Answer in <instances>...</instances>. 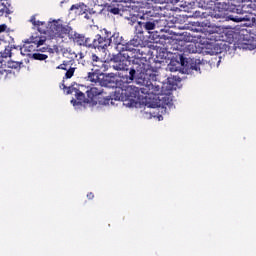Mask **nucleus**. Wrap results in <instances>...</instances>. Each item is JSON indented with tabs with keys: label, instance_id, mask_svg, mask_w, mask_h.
<instances>
[{
	"label": "nucleus",
	"instance_id": "1",
	"mask_svg": "<svg viewBox=\"0 0 256 256\" xmlns=\"http://www.w3.org/2000/svg\"><path fill=\"white\" fill-rule=\"evenodd\" d=\"M143 68L138 69L139 77L136 79L138 85H142L140 88L142 93L146 95H166V93H171V89H167L165 83L157 81L155 71L151 64H144Z\"/></svg>",
	"mask_w": 256,
	"mask_h": 256
},
{
	"label": "nucleus",
	"instance_id": "2",
	"mask_svg": "<svg viewBox=\"0 0 256 256\" xmlns=\"http://www.w3.org/2000/svg\"><path fill=\"white\" fill-rule=\"evenodd\" d=\"M131 54L129 52L122 51L117 56L114 57V65L113 68L116 71H122L119 75L122 79H126V81H134L139 77V69H143L144 65H148L145 62H133V67L129 69V65H131Z\"/></svg>",
	"mask_w": 256,
	"mask_h": 256
},
{
	"label": "nucleus",
	"instance_id": "3",
	"mask_svg": "<svg viewBox=\"0 0 256 256\" xmlns=\"http://www.w3.org/2000/svg\"><path fill=\"white\" fill-rule=\"evenodd\" d=\"M121 51H127L132 57V63H149L147 57L151 50L143 46V39L135 35L132 40L124 44Z\"/></svg>",
	"mask_w": 256,
	"mask_h": 256
},
{
	"label": "nucleus",
	"instance_id": "4",
	"mask_svg": "<svg viewBox=\"0 0 256 256\" xmlns=\"http://www.w3.org/2000/svg\"><path fill=\"white\" fill-rule=\"evenodd\" d=\"M88 97V103L92 105H113V98L107 96V93L103 91V88L91 87L86 90Z\"/></svg>",
	"mask_w": 256,
	"mask_h": 256
},
{
	"label": "nucleus",
	"instance_id": "5",
	"mask_svg": "<svg viewBox=\"0 0 256 256\" xmlns=\"http://www.w3.org/2000/svg\"><path fill=\"white\" fill-rule=\"evenodd\" d=\"M102 33L97 34L93 40L90 39V44L88 49H97L98 51H107L111 46V31L103 29Z\"/></svg>",
	"mask_w": 256,
	"mask_h": 256
},
{
	"label": "nucleus",
	"instance_id": "6",
	"mask_svg": "<svg viewBox=\"0 0 256 256\" xmlns=\"http://www.w3.org/2000/svg\"><path fill=\"white\" fill-rule=\"evenodd\" d=\"M197 29L196 31L202 33L204 36L203 39L208 41H221V35L217 32V27L212 26L209 21L196 22Z\"/></svg>",
	"mask_w": 256,
	"mask_h": 256
},
{
	"label": "nucleus",
	"instance_id": "7",
	"mask_svg": "<svg viewBox=\"0 0 256 256\" xmlns=\"http://www.w3.org/2000/svg\"><path fill=\"white\" fill-rule=\"evenodd\" d=\"M67 95H74V97H76V100H71L73 105H83V103H89V97H85V93H83V90H81V86L77 84L68 87Z\"/></svg>",
	"mask_w": 256,
	"mask_h": 256
},
{
	"label": "nucleus",
	"instance_id": "8",
	"mask_svg": "<svg viewBox=\"0 0 256 256\" xmlns=\"http://www.w3.org/2000/svg\"><path fill=\"white\" fill-rule=\"evenodd\" d=\"M229 7H231L230 0H216V6L209 12V16L212 17V19H224L225 14L223 11L229 10Z\"/></svg>",
	"mask_w": 256,
	"mask_h": 256
},
{
	"label": "nucleus",
	"instance_id": "9",
	"mask_svg": "<svg viewBox=\"0 0 256 256\" xmlns=\"http://www.w3.org/2000/svg\"><path fill=\"white\" fill-rule=\"evenodd\" d=\"M180 64L184 73H191L193 71H201V60L195 58H185L180 56Z\"/></svg>",
	"mask_w": 256,
	"mask_h": 256
},
{
	"label": "nucleus",
	"instance_id": "10",
	"mask_svg": "<svg viewBox=\"0 0 256 256\" xmlns=\"http://www.w3.org/2000/svg\"><path fill=\"white\" fill-rule=\"evenodd\" d=\"M59 21L54 20L52 22H49L46 26V29L39 30L40 33H43L44 35H47L50 39H59Z\"/></svg>",
	"mask_w": 256,
	"mask_h": 256
},
{
	"label": "nucleus",
	"instance_id": "11",
	"mask_svg": "<svg viewBox=\"0 0 256 256\" xmlns=\"http://www.w3.org/2000/svg\"><path fill=\"white\" fill-rule=\"evenodd\" d=\"M100 86L101 87H117V76L113 73L100 74Z\"/></svg>",
	"mask_w": 256,
	"mask_h": 256
},
{
	"label": "nucleus",
	"instance_id": "12",
	"mask_svg": "<svg viewBox=\"0 0 256 256\" xmlns=\"http://www.w3.org/2000/svg\"><path fill=\"white\" fill-rule=\"evenodd\" d=\"M75 62H71L69 60H64L60 65L56 67V69H60L62 71H66L64 75V79H71L75 75V67H73V64Z\"/></svg>",
	"mask_w": 256,
	"mask_h": 256
},
{
	"label": "nucleus",
	"instance_id": "13",
	"mask_svg": "<svg viewBox=\"0 0 256 256\" xmlns=\"http://www.w3.org/2000/svg\"><path fill=\"white\" fill-rule=\"evenodd\" d=\"M70 39H72L76 45H79V47H87L89 49L91 38H85V35L74 32L70 36Z\"/></svg>",
	"mask_w": 256,
	"mask_h": 256
},
{
	"label": "nucleus",
	"instance_id": "14",
	"mask_svg": "<svg viewBox=\"0 0 256 256\" xmlns=\"http://www.w3.org/2000/svg\"><path fill=\"white\" fill-rule=\"evenodd\" d=\"M195 4L200 9H209L210 11H213L217 6V0H195Z\"/></svg>",
	"mask_w": 256,
	"mask_h": 256
},
{
	"label": "nucleus",
	"instance_id": "15",
	"mask_svg": "<svg viewBox=\"0 0 256 256\" xmlns=\"http://www.w3.org/2000/svg\"><path fill=\"white\" fill-rule=\"evenodd\" d=\"M61 53L65 59H68V61H71V63H75V59H77V53L74 52L71 47L62 48Z\"/></svg>",
	"mask_w": 256,
	"mask_h": 256
},
{
	"label": "nucleus",
	"instance_id": "16",
	"mask_svg": "<svg viewBox=\"0 0 256 256\" xmlns=\"http://www.w3.org/2000/svg\"><path fill=\"white\" fill-rule=\"evenodd\" d=\"M59 39H63V37H65V35H68L69 39H71V35H73V28H71V26L69 25H63L60 24L59 25Z\"/></svg>",
	"mask_w": 256,
	"mask_h": 256
},
{
	"label": "nucleus",
	"instance_id": "17",
	"mask_svg": "<svg viewBox=\"0 0 256 256\" xmlns=\"http://www.w3.org/2000/svg\"><path fill=\"white\" fill-rule=\"evenodd\" d=\"M171 93L160 94L158 99L160 101L159 107H167L173 104V99H171Z\"/></svg>",
	"mask_w": 256,
	"mask_h": 256
},
{
	"label": "nucleus",
	"instance_id": "18",
	"mask_svg": "<svg viewBox=\"0 0 256 256\" xmlns=\"http://www.w3.org/2000/svg\"><path fill=\"white\" fill-rule=\"evenodd\" d=\"M28 43H32L33 45H36L37 47H41V45L45 44L46 39L40 35H32L30 38L26 39Z\"/></svg>",
	"mask_w": 256,
	"mask_h": 256
},
{
	"label": "nucleus",
	"instance_id": "19",
	"mask_svg": "<svg viewBox=\"0 0 256 256\" xmlns=\"http://www.w3.org/2000/svg\"><path fill=\"white\" fill-rule=\"evenodd\" d=\"M121 91V95H125V99H129L130 97H136V93H139V88L127 86L125 90Z\"/></svg>",
	"mask_w": 256,
	"mask_h": 256
},
{
	"label": "nucleus",
	"instance_id": "20",
	"mask_svg": "<svg viewBox=\"0 0 256 256\" xmlns=\"http://www.w3.org/2000/svg\"><path fill=\"white\" fill-rule=\"evenodd\" d=\"M111 43H114L117 46V49H123V38L119 36V33H111Z\"/></svg>",
	"mask_w": 256,
	"mask_h": 256
},
{
	"label": "nucleus",
	"instance_id": "21",
	"mask_svg": "<svg viewBox=\"0 0 256 256\" xmlns=\"http://www.w3.org/2000/svg\"><path fill=\"white\" fill-rule=\"evenodd\" d=\"M39 49V46L32 44L31 42H27V40H24V45L22 48H20L21 53L25 51L26 53H31L33 51H37Z\"/></svg>",
	"mask_w": 256,
	"mask_h": 256
},
{
	"label": "nucleus",
	"instance_id": "22",
	"mask_svg": "<svg viewBox=\"0 0 256 256\" xmlns=\"http://www.w3.org/2000/svg\"><path fill=\"white\" fill-rule=\"evenodd\" d=\"M140 25H143L144 31H153L156 27L155 21L153 20H143Z\"/></svg>",
	"mask_w": 256,
	"mask_h": 256
},
{
	"label": "nucleus",
	"instance_id": "23",
	"mask_svg": "<svg viewBox=\"0 0 256 256\" xmlns=\"http://www.w3.org/2000/svg\"><path fill=\"white\" fill-rule=\"evenodd\" d=\"M88 81H91V83H99V85H101V74L97 72H89Z\"/></svg>",
	"mask_w": 256,
	"mask_h": 256
},
{
	"label": "nucleus",
	"instance_id": "24",
	"mask_svg": "<svg viewBox=\"0 0 256 256\" xmlns=\"http://www.w3.org/2000/svg\"><path fill=\"white\" fill-rule=\"evenodd\" d=\"M226 21H234V23H241L243 21H247V19H245V17L230 14L226 17Z\"/></svg>",
	"mask_w": 256,
	"mask_h": 256
},
{
	"label": "nucleus",
	"instance_id": "25",
	"mask_svg": "<svg viewBox=\"0 0 256 256\" xmlns=\"http://www.w3.org/2000/svg\"><path fill=\"white\" fill-rule=\"evenodd\" d=\"M13 51V46H9L8 44L5 45V48L3 49L2 53L0 55L7 59V57H11Z\"/></svg>",
	"mask_w": 256,
	"mask_h": 256
},
{
	"label": "nucleus",
	"instance_id": "26",
	"mask_svg": "<svg viewBox=\"0 0 256 256\" xmlns=\"http://www.w3.org/2000/svg\"><path fill=\"white\" fill-rule=\"evenodd\" d=\"M32 58L35 59V61H45L49 59V56L47 54L36 52L32 55Z\"/></svg>",
	"mask_w": 256,
	"mask_h": 256
},
{
	"label": "nucleus",
	"instance_id": "27",
	"mask_svg": "<svg viewBox=\"0 0 256 256\" xmlns=\"http://www.w3.org/2000/svg\"><path fill=\"white\" fill-rule=\"evenodd\" d=\"M11 75V71L0 68V80L5 81Z\"/></svg>",
	"mask_w": 256,
	"mask_h": 256
},
{
	"label": "nucleus",
	"instance_id": "28",
	"mask_svg": "<svg viewBox=\"0 0 256 256\" xmlns=\"http://www.w3.org/2000/svg\"><path fill=\"white\" fill-rule=\"evenodd\" d=\"M91 60H92V64L94 65V67H97V63H101V65H104L103 61H101V58H99V56H97V54H92Z\"/></svg>",
	"mask_w": 256,
	"mask_h": 256
},
{
	"label": "nucleus",
	"instance_id": "29",
	"mask_svg": "<svg viewBox=\"0 0 256 256\" xmlns=\"http://www.w3.org/2000/svg\"><path fill=\"white\" fill-rule=\"evenodd\" d=\"M141 23H143V21H138V23L135 27L136 33H138L139 35H143L144 30H145L144 26Z\"/></svg>",
	"mask_w": 256,
	"mask_h": 256
},
{
	"label": "nucleus",
	"instance_id": "30",
	"mask_svg": "<svg viewBox=\"0 0 256 256\" xmlns=\"http://www.w3.org/2000/svg\"><path fill=\"white\" fill-rule=\"evenodd\" d=\"M108 11L112 13L113 15H119L121 13V8L120 7H115V6H109Z\"/></svg>",
	"mask_w": 256,
	"mask_h": 256
},
{
	"label": "nucleus",
	"instance_id": "31",
	"mask_svg": "<svg viewBox=\"0 0 256 256\" xmlns=\"http://www.w3.org/2000/svg\"><path fill=\"white\" fill-rule=\"evenodd\" d=\"M8 67L10 69H19V67H21V62L10 61L8 62Z\"/></svg>",
	"mask_w": 256,
	"mask_h": 256
},
{
	"label": "nucleus",
	"instance_id": "32",
	"mask_svg": "<svg viewBox=\"0 0 256 256\" xmlns=\"http://www.w3.org/2000/svg\"><path fill=\"white\" fill-rule=\"evenodd\" d=\"M3 0H0V15H3L4 13H9V8H7L6 5L3 4Z\"/></svg>",
	"mask_w": 256,
	"mask_h": 256
},
{
	"label": "nucleus",
	"instance_id": "33",
	"mask_svg": "<svg viewBox=\"0 0 256 256\" xmlns=\"http://www.w3.org/2000/svg\"><path fill=\"white\" fill-rule=\"evenodd\" d=\"M77 61H79V63H82V65H85V63L83 62V59H85V54H83V52H79L77 54Z\"/></svg>",
	"mask_w": 256,
	"mask_h": 256
},
{
	"label": "nucleus",
	"instance_id": "34",
	"mask_svg": "<svg viewBox=\"0 0 256 256\" xmlns=\"http://www.w3.org/2000/svg\"><path fill=\"white\" fill-rule=\"evenodd\" d=\"M6 45H7V42L3 39H0V53H3V49H5Z\"/></svg>",
	"mask_w": 256,
	"mask_h": 256
},
{
	"label": "nucleus",
	"instance_id": "35",
	"mask_svg": "<svg viewBox=\"0 0 256 256\" xmlns=\"http://www.w3.org/2000/svg\"><path fill=\"white\" fill-rule=\"evenodd\" d=\"M60 89H63L65 91V89H67V91H69V87H67L65 85V79L63 78L62 83L60 84Z\"/></svg>",
	"mask_w": 256,
	"mask_h": 256
},
{
	"label": "nucleus",
	"instance_id": "36",
	"mask_svg": "<svg viewBox=\"0 0 256 256\" xmlns=\"http://www.w3.org/2000/svg\"><path fill=\"white\" fill-rule=\"evenodd\" d=\"M5 31H7V25L6 24L0 25V33H5Z\"/></svg>",
	"mask_w": 256,
	"mask_h": 256
},
{
	"label": "nucleus",
	"instance_id": "37",
	"mask_svg": "<svg viewBox=\"0 0 256 256\" xmlns=\"http://www.w3.org/2000/svg\"><path fill=\"white\" fill-rule=\"evenodd\" d=\"M87 199L91 200V199H95V194H93V192H90L87 194Z\"/></svg>",
	"mask_w": 256,
	"mask_h": 256
},
{
	"label": "nucleus",
	"instance_id": "38",
	"mask_svg": "<svg viewBox=\"0 0 256 256\" xmlns=\"http://www.w3.org/2000/svg\"><path fill=\"white\" fill-rule=\"evenodd\" d=\"M194 15H195V17H203V15H205V12H198V11H196L195 13H194Z\"/></svg>",
	"mask_w": 256,
	"mask_h": 256
},
{
	"label": "nucleus",
	"instance_id": "39",
	"mask_svg": "<svg viewBox=\"0 0 256 256\" xmlns=\"http://www.w3.org/2000/svg\"><path fill=\"white\" fill-rule=\"evenodd\" d=\"M41 25H45V22L36 21V23L34 24V27H41Z\"/></svg>",
	"mask_w": 256,
	"mask_h": 256
},
{
	"label": "nucleus",
	"instance_id": "40",
	"mask_svg": "<svg viewBox=\"0 0 256 256\" xmlns=\"http://www.w3.org/2000/svg\"><path fill=\"white\" fill-rule=\"evenodd\" d=\"M36 51H41L42 53H45V51H47V47H42V48H38L36 49Z\"/></svg>",
	"mask_w": 256,
	"mask_h": 256
},
{
	"label": "nucleus",
	"instance_id": "41",
	"mask_svg": "<svg viewBox=\"0 0 256 256\" xmlns=\"http://www.w3.org/2000/svg\"><path fill=\"white\" fill-rule=\"evenodd\" d=\"M30 21L32 22V25H35L37 23V20L35 18V16H33Z\"/></svg>",
	"mask_w": 256,
	"mask_h": 256
},
{
	"label": "nucleus",
	"instance_id": "42",
	"mask_svg": "<svg viewBox=\"0 0 256 256\" xmlns=\"http://www.w3.org/2000/svg\"><path fill=\"white\" fill-rule=\"evenodd\" d=\"M169 69L170 71H177V68H173V64H169Z\"/></svg>",
	"mask_w": 256,
	"mask_h": 256
},
{
	"label": "nucleus",
	"instance_id": "43",
	"mask_svg": "<svg viewBox=\"0 0 256 256\" xmlns=\"http://www.w3.org/2000/svg\"><path fill=\"white\" fill-rule=\"evenodd\" d=\"M250 5H255V4H250Z\"/></svg>",
	"mask_w": 256,
	"mask_h": 256
}]
</instances>
